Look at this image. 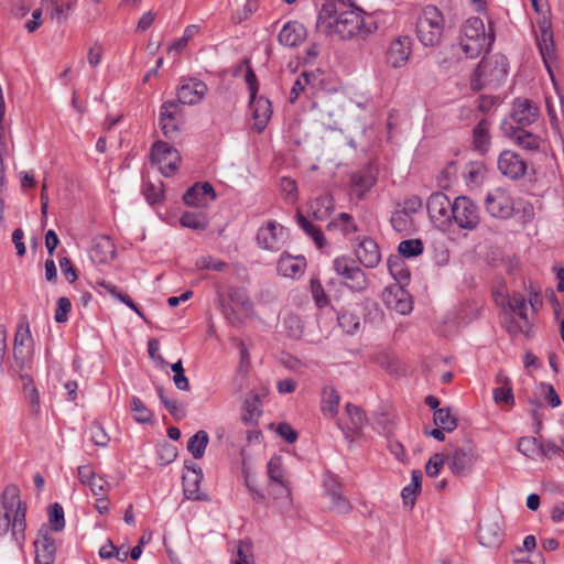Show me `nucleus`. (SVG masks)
Here are the masks:
<instances>
[{"label":"nucleus","mask_w":564,"mask_h":564,"mask_svg":"<svg viewBox=\"0 0 564 564\" xmlns=\"http://www.w3.org/2000/svg\"><path fill=\"white\" fill-rule=\"evenodd\" d=\"M317 29L326 35H338L341 40L366 37L377 30L370 14L355 4L325 3L318 12Z\"/></svg>","instance_id":"obj_1"},{"label":"nucleus","mask_w":564,"mask_h":564,"mask_svg":"<svg viewBox=\"0 0 564 564\" xmlns=\"http://www.w3.org/2000/svg\"><path fill=\"white\" fill-rule=\"evenodd\" d=\"M25 511L19 488L14 485L6 487L0 497V535L11 528L12 539L21 545L24 540Z\"/></svg>","instance_id":"obj_2"},{"label":"nucleus","mask_w":564,"mask_h":564,"mask_svg":"<svg viewBox=\"0 0 564 564\" xmlns=\"http://www.w3.org/2000/svg\"><path fill=\"white\" fill-rule=\"evenodd\" d=\"M495 42V32L487 30L484 21L478 17L468 18L460 26L457 46L467 58H477L488 51Z\"/></svg>","instance_id":"obj_3"},{"label":"nucleus","mask_w":564,"mask_h":564,"mask_svg":"<svg viewBox=\"0 0 564 564\" xmlns=\"http://www.w3.org/2000/svg\"><path fill=\"white\" fill-rule=\"evenodd\" d=\"M508 69L509 63L505 55L495 54L485 57L473 74L471 86L479 90L486 86L497 85L506 78Z\"/></svg>","instance_id":"obj_4"},{"label":"nucleus","mask_w":564,"mask_h":564,"mask_svg":"<svg viewBox=\"0 0 564 564\" xmlns=\"http://www.w3.org/2000/svg\"><path fill=\"white\" fill-rule=\"evenodd\" d=\"M445 20L443 13L434 6H427L416 22V35L424 46L437 45L443 36Z\"/></svg>","instance_id":"obj_5"},{"label":"nucleus","mask_w":564,"mask_h":564,"mask_svg":"<svg viewBox=\"0 0 564 564\" xmlns=\"http://www.w3.org/2000/svg\"><path fill=\"white\" fill-rule=\"evenodd\" d=\"M484 206L490 217L503 220L511 218L516 210V203L512 195L501 187L494 188L486 193Z\"/></svg>","instance_id":"obj_6"},{"label":"nucleus","mask_w":564,"mask_h":564,"mask_svg":"<svg viewBox=\"0 0 564 564\" xmlns=\"http://www.w3.org/2000/svg\"><path fill=\"white\" fill-rule=\"evenodd\" d=\"M452 224L464 230H475L480 223L479 207L467 196H458L454 199L451 213Z\"/></svg>","instance_id":"obj_7"},{"label":"nucleus","mask_w":564,"mask_h":564,"mask_svg":"<svg viewBox=\"0 0 564 564\" xmlns=\"http://www.w3.org/2000/svg\"><path fill=\"white\" fill-rule=\"evenodd\" d=\"M333 269L340 275L347 288L354 292L364 291L367 286L365 272L347 256H339L333 260Z\"/></svg>","instance_id":"obj_8"},{"label":"nucleus","mask_w":564,"mask_h":564,"mask_svg":"<svg viewBox=\"0 0 564 564\" xmlns=\"http://www.w3.org/2000/svg\"><path fill=\"white\" fill-rule=\"evenodd\" d=\"M150 155L152 163L165 177L173 175L181 163L178 151L163 141H158L152 145Z\"/></svg>","instance_id":"obj_9"},{"label":"nucleus","mask_w":564,"mask_h":564,"mask_svg":"<svg viewBox=\"0 0 564 564\" xmlns=\"http://www.w3.org/2000/svg\"><path fill=\"white\" fill-rule=\"evenodd\" d=\"M476 460L475 449L467 442L462 446H451L446 452V465L457 476L469 474Z\"/></svg>","instance_id":"obj_10"},{"label":"nucleus","mask_w":564,"mask_h":564,"mask_svg":"<svg viewBox=\"0 0 564 564\" xmlns=\"http://www.w3.org/2000/svg\"><path fill=\"white\" fill-rule=\"evenodd\" d=\"M454 207L448 196L442 192L433 193L427 199V213L433 224L441 230L452 226L451 213Z\"/></svg>","instance_id":"obj_11"},{"label":"nucleus","mask_w":564,"mask_h":564,"mask_svg":"<svg viewBox=\"0 0 564 564\" xmlns=\"http://www.w3.org/2000/svg\"><path fill=\"white\" fill-rule=\"evenodd\" d=\"M288 238L286 228L274 220L267 221L257 232L258 246L272 252L280 251L285 246Z\"/></svg>","instance_id":"obj_12"},{"label":"nucleus","mask_w":564,"mask_h":564,"mask_svg":"<svg viewBox=\"0 0 564 564\" xmlns=\"http://www.w3.org/2000/svg\"><path fill=\"white\" fill-rule=\"evenodd\" d=\"M34 344L26 317H22L17 326L13 339V358L17 365L24 366L31 356V348Z\"/></svg>","instance_id":"obj_13"},{"label":"nucleus","mask_w":564,"mask_h":564,"mask_svg":"<svg viewBox=\"0 0 564 564\" xmlns=\"http://www.w3.org/2000/svg\"><path fill=\"white\" fill-rule=\"evenodd\" d=\"M207 90V85L202 80L195 78L183 79L177 87V100L175 102L188 106L199 104Z\"/></svg>","instance_id":"obj_14"},{"label":"nucleus","mask_w":564,"mask_h":564,"mask_svg":"<svg viewBox=\"0 0 564 564\" xmlns=\"http://www.w3.org/2000/svg\"><path fill=\"white\" fill-rule=\"evenodd\" d=\"M479 543L486 547H498L503 541L500 517L495 514L484 519L478 529Z\"/></svg>","instance_id":"obj_15"},{"label":"nucleus","mask_w":564,"mask_h":564,"mask_svg":"<svg viewBox=\"0 0 564 564\" xmlns=\"http://www.w3.org/2000/svg\"><path fill=\"white\" fill-rule=\"evenodd\" d=\"M386 305L395 312L405 315L412 311V301L409 292L401 284H391L382 292Z\"/></svg>","instance_id":"obj_16"},{"label":"nucleus","mask_w":564,"mask_h":564,"mask_svg":"<svg viewBox=\"0 0 564 564\" xmlns=\"http://www.w3.org/2000/svg\"><path fill=\"white\" fill-rule=\"evenodd\" d=\"M413 41L408 35L393 40L387 51V63L393 68L403 67L412 53Z\"/></svg>","instance_id":"obj_17"},{"label":"nucleus","mask_w":564,"mask_h":564,"mask_svg":"<svg viewBox=\"0 0 564 564\" xmlns=\"http://www.w3.org/2000/svg\"><path fill=\"white\" fill-rule=\"evenodd\" d=\"M498 169L502 175L511 180H519L524 176L527 164L518 153L505 150L499 154Z\"/></svg>","instance_id":"obj_18"},{"label":"nucleus","mask_w":564,"mask_h":564,"mask_svg":"<svg viewBox=\"0 0 564 564\" xmlns=\"http://www.w3.org/2000/svg\"><path fill=\"white\" fill-rule=\"evenodd\" d=\"M204 478L202 468L187 467V473L183 475V492L186 499L193 501H206L208 495L200 491V482Z\"/></svg>","instance_id":"obj_19"},{"label":"nucleus","mask_w":564,"mask_h":564,"mask_svg":"<svg viewBox=\"0 0 564 564\" xmlns=\"http://www.w3.org/2000/svg\"><path fill=\"white\" fill-rule=\"evenodd\" d=\"M511 119L519 124L518 128L527 127L536 121L539 108L527 98H516L512 104Z\"/></svg>","instance_id":"obj_20"},{"label":"nucleus","mask_w":564,"mask_h":564,"mask_svg":"<svg viewBox=\"0 0 564 564\" xmlns=\"http://www.w3.org/2000/svg\"><path fill=\"white\" fill-rule=\"evenodd\" d=\"M216 199V192L208 182L196 183L183 195V200L191 207H204L210 200Z\"/></svg>","instance_id":"obj_21"},{"label":"nucleus","mask_w":564,"mask_h":564,"mask_svg":"<svg viewBox=\"0 0 564 564\" xmlns=\"http://www.w3.org/2000/svg\"><path fill=\"white\" fill-rule=\"evenodd\" d=\"M250 108L254 120L253 129L258 133H261L264 131L272 116L271 101L262 96H250Z\"/></svg>","instance_id":"obj_22"},{"label":"nucleus","mask_w":564,"mask_h":564,"mask_svg":"<svg viewBox=\"0 0 564 564\" xmlns=\"http://www.w3.org/2000/svg\"><path fill=\"white\" fill-rule=\"evenodd\" d=\"M35 564H54L56 556V544L47 531H40L34 542Z\"/></svg>","instance_id":"obj_23"},{"label":"nucleus","mask_w":564,"mask_h":564,"mask_svg":"<svg viewBox=\"0 0 564 564\" xmlns=\"http://www.w3.org/2000/svg\"><path fill=\"white\" fill-rule=\"evenodd\" d=\"M355 253L359 262L369 269L376 268L380 260L381 253L378 243L371 239L365 237L356 247Z\"/></svg>","instance_id":"obj_24"},{"label":"nucleus","mask_w":564,"mask_h":564,"mask_svg":"<svg viewBox=\"0 0 564 564\" xmlns=\"http://www.w3.org/2000/svg\"><path fill=\"white\" fill-rule=\"evenodd\" d=\"M523 128L524 127L516 128L512 126L508 128V123L506 121L502 123V129L506 134L510 135L520 148L525 151H538L540 149L541 138L524 130Z\"/></svg>","instance_id":"obj_25"},{"label":"nucleus","mask_w":564,"mask_h":564,"mask_svg":"<svg viewBox=\"0 0 564 564\" xmlns=\"http://www.w3.org/2000/svg\"><path fill=\"white\" fill-rule=\"evenodd\" d=\"M346 412L350 419V426H345L341 422H337L338 429L343 432L346 440L352 441L355 434L359 433L366 424L367 417L365 412L358 405L347 403Z\"/></svg>","instance_id":"obj_26"},{"label":"nucleus","mask_w":564,"mask_h":564,"mask_svg":"<svg viewBox=\"0 0 564 564\" xmlns=\"http://www.w3.org/2000/svg\"><path fill=\"white\" fill-rule=\"evenodd\" d=\"M306 39V29L305 26L297 21H289L286 22L279 35V42L288 47H295L300 45Z\"/></svg>","instance_id":"obj_27"},{"label":"nucleus","mask_w":564,"mask_h":564,"mask_svg":"<svg viewBox=\"0 0 564 564\" xmlns=\"http://www.w3.org/2000/svg\"><path fill=\"white\" fill-rule=\"evenodd\" d=\"M326 495L329 497L332 508L338 513H347L351 510L350 502L343 496L335 478L327 477L324 480Z\"/></svg>","instance_id":"obj_28"},{"label":"nucleus","mask_w":564,"mask_h":564,"mask_svg":"<svg viewBox=\"0 0 564 564\" xmlns=\"http://www.w3.org/2000/svg\"><path fill=\"white\" fill-rule=\"evenodd\" d=\"M177 111L178 105L175 101H166L161 106L160 126L165 137L172 138L178 131L175 121Z\"/></svg>","instance_id":"obj_29"},{"label":"nucleus","mask_w":564,"mask_h":564,"mask_svg":"<svg viewBox=\"0 0 564 564\" xmlns=\"http://www.w3.org/2000/svg\"><path fill=\"white\" fill-rule=\"evenodd\" d=\"M491 122L487 118H482L473 130V145L476 151L481 154L488 152L491 142Z\"/></svg>","instance_id":"obj_30"},{"label":"nucleus","mask_w":564,"mask_h":564,"mask_svg":"<svg viewBox=\"0 0 564 564\" xmlns=\"http://www.w3.org/2000/svg\"><path fill=\"white\" fill-rule=\"evenodd\" d=\"M91 252L97 262L108 263L116 257V246L109 236H98Z\"/></svg>","instance_id":"obj_31"},{"label":"nucleus","mask_w":564,"mask_h":564,"mask_svg":"<svg viewBox=\"0 0 564 564\" xmlns=\"http://www.w3.org/2000/svg\"><path fill=\"white\" fill-rule=\"evenodd\" d=\"M340 395L333 386L324 387L322 391L321 411L324 416L334 419L338 414Z\"/></svg>","instance_id":"obj_32"},{"label":"nucleus","mask_w":564,"mask_h":564,"mask_svg":"<svg viewBox=\"0 0 564 564\" xmlns=\"http://www.w3.org/2000/svg\"><path fill=\"white\" fill-rule=\"evenodd\" d=\"M274 507L280 513H288L293 507V498L290 485H274L270 489Z\"/></svg>","instance_id":"obj_33"},{"label":"nucleus","mask_w":564,"mask_h":564,"mask_svg":"<svg viewBox=\"0 0 564 564\" xmlns=\"http://www.w3.org/2000/svg\"><path fill=\"white\" fill-rule=\"evenodd\" d=\"M306 265L304 257H292L290 254H282L278 261V271L289 278L296 276L304 272Z\"/></svg>","instance_id":"obj_34"},{"label":"nucleus","mask_w":564,"mask_h":564,"mask_svg":"<svg viewBox=\"0 0 564 564\" xmlns=\"http://www.w3.org/2000/svg\"><path fill=\"white\" fill-rule=\"evenodd\" d=\"M334 208V198L329 194L321 195L310 204V212L317 220H325L333 213Z\"/></svg>","instance_id":"obj_35"},{"label":"nucleus","mask_w":564,"mask_h":564,"mask_svg":"<svg viewBox=\"0 0 564 564\" xmlns=\"http://www.w3.org/2000/svg\"><path fill=\"white\" fill-rule=\"evenodd\" d=\"M496 381L499 386L492 392L495 402L498 404L505 403L507 405H513L514 397L508 377L499 373Z\"/></svg>","instance_id":"obj_36"},{"label":"nucleus","mask_w":564,"mask_h":564,"mask_svg":"<svg viewBox=\"0 0 564 564\" xmlns=\"http://www.w3.org/2000/svg\"><path fill=\"white\" fill-rule=\"evenodd\" d=\"M376 183V177L370 170L359 171L351 176V186L357 196L361 197Z\"/></svg>","instance_id":"obj_37"},{"label":"nucleus","mask_w":564,"mask_h":564,"mask_svg":"<svg viewBox=\"0 0 564 564\" xmlns=\"http://www.w3.org/2000/svg\"><path fill=\"white\" fill-rule=\"evenodd\" d=\"M267 474L270 481L273 485H288L289 481L285 478V470L282 464V457L274 455L270 458L267 465Z\"/></svg>","instance_id":"obj_38"},{"label":"nucleus","mask_w":564,"mask_h":564,"mask_svg":"<svg viewBox=\"0 0 564 564\" xmlns=\"http://www.w3.org/2000/svg\"><path fill=\"white\" fill-rule=\"evenodd\" d=\"M209 443L208 434L200 430L196 432L187 442V451L195 459H200L206 451Z\"/></svg>","instance_id":"obj_39"},{"label":"nucleus","mask_w":564,"mask_h":564,"mask_svg":"<svg viewBox=\"0 0 564 564\" xmlns=\"http://www.w3.org/2000/svg\"><path fill=\"white\" fill-rule=\"evenodd\" d=\"M296 221L300 228L314 241L318 249L323 248L326 243L325 237L321 229L313 225L305 216L302 214L296 215Z\"/></svg>","instance_id":"obj_40"},{"label":"nucleus","mask_w":564,"mask_h":564,"mask_svg":"<svg viewBox=\"0 0 564 564\" xmlns=\"http://www.w3.org/2000/svg\"><path fill=\"white\" fill-rule=\"evenodd\" d=\"M388 269L392 278L395 280L394 284L405 285L410 280V272L405 263L400 258L388 259Z\"/></svg>","instance_id":"obj_41"},{"label":"nucleus","mask_w":564,"mask_h":564,"mask_svg":"<svg viewBox=\"0 0 564 564\" xmlns=\"http://www.w3.org/2000/svg\"><path fill=\"white\" fill-rule=\"evenodd\" d=\"M156 391L161 403L165 406V409L173 417H175L176 420L185 417L186 412L182 403L177 402L173 398H170L162 387H159Z\"/></svg>","instance_id":"obj_42"},{"label":"nucleus","mask_w":564,"mask_h":564,"mask_svg":"<svg viewBox=\"0 0 564 564\" xmlns=\"http://www.w3.org/2000/svg\"><path fill=\"white\" fill-rule=\"evenodd\" d=\"M130 409L134 413L133 417L138 423L148 424L153 422V412L144 404L139 397H132Z\"/></svg>","instance_id":"obj_43"},{"label":"nucleus","mask_w":564,"mask_h":564,"mask_svg":"<svg viewBox=\"0 0 564 564\" xmlns=\"http://www.w3.org/2000/svg\"><path fill=\"white\" fill-rule=\"evenodd\" d=\"M328 229H338L345 236L356 232L358 227L350 214L340 213L336 218L332 219L328 224Z\"/></svg>","instance_id":"obj_44"},{"label":"nucleus","mask_w":564,"mask_h":564,"mask_svg":"<svg viewBox=\"0 0 564 564\" xmlns=\"http://www.w3.org/2000/svg\"><path fill=\"white\" fill-rule=\"evenodd\" d=\"M517 448L521 454L531 459L541 456V442L532 436L520 437Z\"/></svg>","instance_id":"obj_45"},{"label":"nucleus","mask_w":564,"mask_h":564,"mask_svg":"<svg viewBox=\"0 0 564 564\" xmlns=\"http://www.w3.org/2000/svg\"><path fill=\"white\" fill-rule=\"evenodd\" d=\"M316 79V76L313 74V73H308V72H303L299 77L297 79L295 80V83L293 84V87L291 89V93H290V102L291 104H294L300 95L304 91H306V89L312 86V82Z\"/></svg>","instance_id":"obj_46"},{"label":"nucleus","mask_w":564,"mask_h":564,"mask_svg":"<svg viewBox=\"0 0 564 564\" xmlns=\"http://www.w3.org/2000/svg\"><path fill=\"white\" fill-rule=\"evenodd\" d=\"M433 421L436 426L447 432L454 431L457 426V419L451 413L449 408H441L434 411Z\"/></svg>","instance_id":"obj_47"},{"label":"nucleus","mask_w":564,"mask_h":564,"mask_svg":"<svg viewBox=\"0 0 564 564\" xmlns=\"http://www.w3.org/2000/svg\"><path fill=\"white\" fill-rule=\"evenodd\" d=\"M421 478L422 475L420 470L412 471L411 482L401 491V496L405 505L410 503L412 506L414 503L415 497L421 489Z\"/></svg>","instance_id":"obj_48"},{"label":"nucleus","mask_w":564,"mask_h":564,"mask_svg":"<svg viewBox=\"0 0 564 564\" xmlns=\"http://www.w3.org/2000/svg\"><path fill=\"white\" fill-rule=\"evenodd\" d=\"M21 379L23 380V390L26 393V397L29 399L31 411L34 414L40 413L41 404H40V393L37 389L33 384V380L30 376L23 375L21 376Z\"/></svg>","instance_id":"obj_49"},{"label":"nucleus","mask_w":564,"mask_h":564,"mask_svg":"<svg viewBox=\"0 0 564 564\" xmlns=\"http://www.w3.org/2000/svg\"><path fill=\"white\" fill-rule=\"evenodd\" d=\"M390 221L393 229L400 234L409 232L413 225L412 216L401 209H397L392 213Z\"/></svg>","instance_id":"obj_50"},{"label":"nucleus","mask_w":564,"mask_h":564,"mask_svg":"<svg viewBox=\"0 0 564 564\" xmlns=\"http://www.w3.org/2000/svg\"><path fill=\"white\" fill-rule=\"evenodd\" d=\"M180 223L182 227L189 228L193 230H204L207 228V220L203 214L196 213H184L181 216Z\"/></svg>","instance_id":"obj_51"},{"label":"nucleus","mask_w":564,"mask_h":564,"mask_svg":"<svg viewBox=\"0 0 564 564\" xmlns=\"http://www.w3.org/2000/svg\"><path fill=\"white\" fill-rule=\"evenodd\" d=\"M339 326L347 333L354 334L358 330L360 326V318L354 313L350 312H341L338 317Z\"/></svg>","instance_id":"obj_52"},{"label":"nucleus","mask_w":564,"mask_h":564,"mask_svg":"<svg viewBox=\"0 0 564 564\" xmlns=\"http://www.w3.org/2000/svg\"><path fill=\"white\" fill-rule=\"evenodd\" d=\"M398 250L403 257L413 258L423 252V242L420 239L403 240Z\"/></svg>","instance_id":"obj_53"},{"label":"nucleus","mask_w":564,"mask_h":564,"mask_svg":"<svg viewBox=\"0 0 564 564\" xmlns=\"http://www.w3.org/2000/svg\"><path fill=\"white\" fill-rule=\"evenodd\" d=\"M232 564H254L251 544L240 541L236 555L231 558Z\"/></svg>","instance_id":"obj_54"},{"label":"nucleus","mask_w":564,"mask_h":564,"mask_svg":"<svg viewBox=\"0 0 564 564\" xmlns=\"http://www.w3.org/2000/svg\"><path fill=\"white\" fill-rule=\"evenodd\" d=\"M508 306L509 308L517 314L521 319L527 321L528 319V307H527V300L525 297L520 293H514L509 300H508Z\"/></svg>","instance_id":"obj_55"},{"label":"nucleus","mask_w":564,"mask_h":564,"mask_svg":"<svg viewBox=\"0 0 564 564\" xmlns=\"http://www.w3.org/2000/svg\"><path fill=\"white\" fill-rule=\"evenodd\" d=\"M541 456H564V438L541 442Z\"/></svg>","instance_id":"obj_56"},{"label":"nucleus","mask_w":564,"mask_h":564,"mask_svg":"<svg viewBox=\"0 0 564 564\" xmlns=\"http://www.w3.org/2000/svg\"><path fill=\"white\" fill-rule=\"evenodd\" d=\"M48 518L50 523L52 525V529L56 532L61 531L65 527V519H64V509L63 507L55 502L50 507L48 510Z\"/></svg>","instance_id":"obj_57"},{"label":"nucleus","mask_w":564,"mask_h":564,"mask_svg":"<svg viewBox=\"0 0 564 564\" xmlns=\"http://www.w3.org/2000/svg\"><path fill=\"white\" fill-rule=\"evenodd\" d=\"M539 50L543 59V63L550 74L551 79L554 82V75L552 70V63L554 61V43L542 44L539 40Z\"/></svg>","instance_id":"obj_58"},{"label":"nucleus","mask_w":564,"mask_h":564,"mask_svg":"<svg viewBox=\"0 0 564 564\" xmlns=\"http://www.w3.org/2000/svg\"><path fill=\"white\" fill-rule=\"evenodd\" d=\"M90 438L91 442L100 447H105L108 445L110 438L108 434L106 433L105 429L97 422H94L90 427Z\"/></svg>","instance_id":"obj_59"},{"label":"nucleus","mask_w":564,"mask_h":564,"mask_svg":"<svg viewBox=\"0 0 564 564\" xmlns=\"http://www.w3.org/2000/svg\"><path fill=\"white\" fill-rule=\"evenodd\" d=\"M163 184L154 185L152 183H147L143 186V195L147 202L151 205L159 203L163 198Z\"/></svg>","instance_id":"obj_60"},{"label":"nucleus","mask_w":564,"mask_h":564,"mask_svg":"<svg viewBox=\"0 0 564 564\" xmlns=\"http://www.w3.org/2000/svg\"><path fill=\"white\" fill-rule=\"evenodd\" d=\"M311 292L313 300L315 301L316 305L321 308L326 307L329 303V300L324 291L323 285L318 280H311Z\"/></svg>","instance_id":"obj_61"},{"label":"nucleus","mask_w":564,"mask_h":564,"mask_svg":"<svg viewBox=\"0 0 564 564\" xmlns=\"http://www.w3.org/2000/svg\"><path fill=\"white\" fill-rule=\"evenodd\" d=\"M57 307L54 314L56 323H65L68 319V314L72 310V303L68 297L61 296L57 299Z\"/></svg>","instance_id":"obj_62"},{"label":"nucleus","mask_w":564,"mask_h":564,"mask_svg":"<svg viewBox=\"0 0 564 564\" xmlns=\"http://www.w3.org/2000/svg\"><path fill=\"white\" fill-rule=\"evenodd\" d=\"M444 464H446V454H434L425 467L427 476L436 477Z\"/></svg>","instance_id":"obj_63"},{"label":"nucleus","mask_w":564,"mask_h":564,"mask_svg":"<svg viewBox=\"0 0 564 564\" xmlns=\"http://www.w3.org/2000/svg\"><path fill=\"white\" fill-rule=\"evenodd\" d=\"M226 265V262L215 259L212 256H203L196 261L198 269H212L218 272L223 271Z\"/></svg>","instance_id":"obj_64"}]
</instances>
